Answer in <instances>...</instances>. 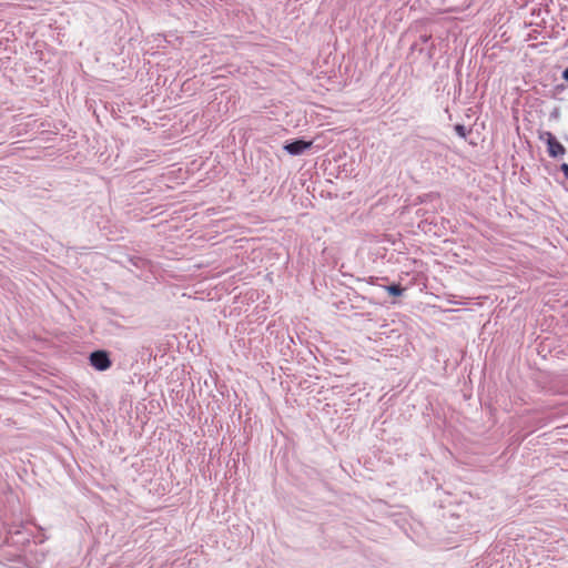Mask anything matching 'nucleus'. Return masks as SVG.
<instances>
[{"mask_svg": "<svg viewBox=\"0 0 568 568\" xmlns=\"http://www.w3.org/2000/svg\"><path fill=\"white\" fill-rule=\"evenodd\" d=\"M540 138L547 142L548 153L551 158H557L565 154V146L554 136L551 132H544Z\"/></svg>", "mask_w": 568, "mask_h": 568, "instance_id": "obj_1", "label": "nucleus"}, {"mask_svg": "<svg viewBox=\"0 0 568 568\" xmlns=\"http://www.w3.org/2000/svg\"><path fill=\"white\" fill-rule=\"evenodd\" d=\"M91 365L98 371H105L111 366L108 353L104 351H95L90 355Z\"/></svg>", "mask_w": 568, "mask_h": 568, "instance_id": "obj_2", "label": "nucleus"}, {"mask_svg": "<svg viewBox=\"0 0 568 568\" xmlns=\"http://www.w3.org/2000/svg\"><path fill=\"white\" fill-rule=\"evenodd\" d=\"M312 141L296 140L294 142L285 144L284 150L292 155H298L302 154L304 151L308 150L312 146Z\"/></svg>", "mask_w": 568, "mask_h": 568, "instance_id": "obj_3", "label": "nucleus"}, {"mask_svg": "<svg viewBox=\"0 0 568 568\" xmlns=\"http://www.w3.org/2000/svg\"><path fill=\"white\" fill-rule=\"evenodd\" d=\"M385 290L390 294V295H394V296H400L404 292V288L400 287V285L398 284H392V285H388L385 287Z\"/></svg>", "mask_w": 568, "mask_h": 568, "instance_id": "obj_4", "label": "nucleus"}, {"mask_svg": "<svg viewBox=\"0 0 568 568\" xmlns=\"http://www.w3.org/2000/svg\"><path fill=\"white\" fill-rule=\"evenodd\" d=\"M560 170L562 171L564 175L568 179V164L567 163H562L560 165Z\"/></svg>", "mask_w": 568, "mask_h": 568, "instance_id": "obj_5", "label": "nucleus"}, {"mask_svg": "<svg viewBox=\"0 0 568 568\" xmlns=\"http://www.w3.org/2000/svg\"><path fill=\"white\" fill-rule=\"evenodd\" d=\"M456 131L459 135L465 136V130L463 125H457Z\"/></svg>", "mask_w": 568, "mask_h": 568, "instance_id": "obj_6", "label": "nucleus"}, {"mask_svg": "<svg viewBox=\"0 0 568 568\" xmlns=\"http://www.w3.org/2000/svg\"><path fill=\"white\" fill-rule=\"evenodd\" d=\"M562 78L568 81V68L564 71Z\"/></svg>", "mask_w": 568, "mask_h": 568, "instance_id": "obj_7", "label": "nucleus"}]
</instances>
